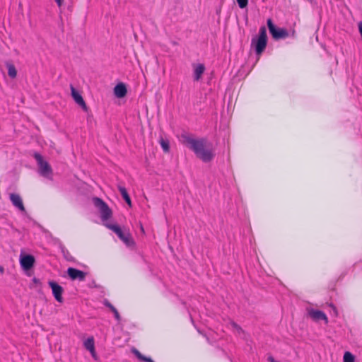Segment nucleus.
<instances>
[{
    "label": "nucleus",
    "instance_id": "f257e3e1",
    "mask_svg": "<svg viewBox=\"0 0 362 362\" xmlns=\"http://www.w3.org/2000/svg\"><path fill=\"white\" fill-rule=\"evenodd\" d=\"M180 141L192 150L196 156L204 163L211 161L214 158L213 148H209L206 139H195L187 134H182Z\"/></svg>",
    "mask_w": 362,
    "mask_h": 362
},
{
    "label": "nucleus",
    "instance_id": "f03ea898",
    "mask_svg": "<svg viewBox=\"0 0 362 362\" xmlns=\"http://www.w3.org/2000/svg\"><path fill=\"white\" fill-rule=\"evenodd\" d=\"M267 43V30L264 26H262L259 28V35L252 39L251 46L255 48L256 54L259 55L264 50Z\"/></svg>",
    "mask_w": 362,
    "mask_h": 362
},
{
    "label": "nucleus",
    "instance_id": "7ed1b4c3",
    "mask_svg": "<svg viewBox=\"0 0 362 362\" xmlns=\"http://www.w3.org/2000/svg\"><path fill=\"white\" fill-rule=\"evenodd\" d=\"M105 226L115 232L119 238L127 246L134 245V242L131 234L128 231H123L121 228L116 224L105 223Z\"/></svg>",
    "mask_w": 362,
    "mask_h": 362
},
{
    "label": "nucleus",
    "instance_id": "20e7f679",
    "mask_svg": "<svg viewBox=\"0 0 362 362\" xmlns=\"http://www.w3.org/2000/svg\"><path fill=\"white\" fill-rule=\"evenodd\" d=\"M95 206L99 209L102 221L107 223V220L111 218L112 212L105 202L101 199L95 197L93 199Z\"/></svg>",
    "mask_w": 362,
    "mask_h": 362
},
{
    "label": "nucleus",
    "instance_id": "39448f33",
    "mask_svg": "<svg viewBox=\"0 0 362 362\" xmlns=\"http://www.w3.org/2000/svg\"><path fill=\"white\" fill-rule=\"evenodd\" d=\"M34 158L37 163L40 175L43 177L50 178L52 175V170L49 163L44 160L42 156L38 153H35Z\"/></svg>",
    "mask_w": 362,
    "mask_h": 362
},
{
    "label": "nucleus",
    "instance_id": "423d86ee",
    "mask_svg": "<svg viewBox=\"0 0 362 362\" xmlns=\"http://www.w3.org/2000/svg\"><path fill=\"white\" fill-rule=\"evenodd\" d=\"M267 26L270 33L274 39L285 38L288 36V32L283 28H276L271 19L267 20Z\"/></svg>",
    "mask_w": 362,
    "mask_h": 362
},
{
    "label": "nucleus",
    "instance_id": "0eeeda50",
    "mask_svg": "<svg viewBox=\"0 0 362 362\" xmlns=\"http://www.w3.org/2000/svg\"><path fill=\"white\" fill-rule=\"evenodd\" d=\"M71 96L75 101V103L78 105L83 111L88 112V107L86 105V103H85L82 95L81 93L76 90L73 86H71Z\"/></svg>",
    "mask_w": 362,
    "mask_h": 362
},
{
    "label": "nucleus",
    "instance_id": "6e6552de",
    "mask_svg": "<svg viewBox=\"0 0 362 362\" xmlns=\"http://www.w3.org/2000/svg\"><path fill=\"white\" fill-rule=\"evenodd\" d=\"M49 286L52 288V294L55 300L59 303L63 302L62 293L63 288L53 281H49Z\"/></svg>",
    "mask_w": 362,
    "mask_h": 362
},
{
    "label": "nucleus",
    "instance_id": "1a4fd4ad",
    "mask_svg": "<svg viewBox=\"0 0 362 362\" xmlns=\"http://www.w3.org/2000/svg\"><path fill=\"white\" fill-rule=\"evenodd\" d=\"M34 263L35 258L30 255H26L20 258L21 266L24 270L30 269L33 267Z\"/></svg>",
    "mask_w": 362,
    "mask_h": 362
},
{
    "label": "nucleus",
    "instance_id": "9d476101",
    "mask_svg": "<svg viewBox=\"0 0 362 362\" xmlns=\"http://www.w3.org/2000/svg\"><path fill=\"white\" fill-rule=\"evenodd\" d=\"M308 314L314 321L323 320L326 325L329 322L327 315L322 311L311 309Z\"/></svg>",
    "mask_w": 362,
    "mask_h": 362
},
{
    "label": "nucleus",
    "instance_id": "9b49d317",
    "mask_svg": "<svg viewBox=\"0 0 362 362\" xmlns=\"http://www.w3.org/2000/svg\"><path fill=\"white\" fill-rule=\"evenodd\" d=\"M67 274L72 280L78 279L79 281H83L86 277L85 272L72 267H69L67 269Z\"/></svg>",
    "mask_w": 362,
    "mask_h": 362
},
{
    "label": "nucleus",
    "instance_id": "f8f14e48",
    "mask_svg": "<svg viewBox=\"0 0 362 362\" xmlns=\"http://www.w3.org/2000/svg\"><path fill=\"white\" fill-rule=\"evenodd\" d=\"M10 199L13 206L18 208L20 211H25L23 200L19 194L14 193L11 194Z\"/></svg>",
    "mask_w": 362,
    "mask_h": 362
},
{
    "label": "nucleus",
    "instance_id": "ddd939ff",
    "mask_svg": "<svg viewBox=\"0 0 362 362\" xmlns=\"http://www.w3.org/2000/svg\"><path fill=\"white\" fill-rule=\"evenodd\" d=\"M83 346L90 352L93 357H95V343L93 337H88L86 341H84Z\"/></svg>",
    "mask_w": 362,
    "mask_h": 362
},
{
    "label": "nucleus",
    "instance_id": "4468645a",
    "mask_svg": "<svg viewBox=\"0 0 362 362\" xmlns=\"http://www.w3.org/2000/svg\"><path fill=\"white\" fill-rule=\"evenodd\" d=\"M114 93L116 97L121 98L126 95L127 88L122 83L117 84L114 88Z\"/></svg>",
    "mask_w": 362,
    "mask_h": 362
},
{
    "label": "nucleus",
    "instance_id": "2eb2a0df",
    "mask_svg": "<svg viewBox=\"0 0 362 362\" xmlns=\"http://www.w3.org/2000/svg\"><path fill=\"white\" fill-rule=\"evenodd\" d=\"M205 70V66L202 64H198L194 66V78L195 81H199Z\"/></svg>",
    "mask_w": 362,
    "mask_h": 362
},
{
    "label": "nucleus",
    "instance_id": "dca6fc26",
    "mask_svg": "<svg viewBox=\"0 0 362 362\" xmlns=\"http://www.w3.org/2000/svg\"><path fill=\"white\" fill-rule=\"evenodd\" d=\"M118 189L120 192L121 195L122 196L123 199L125 200L127 204L129 205V206L131 207L132 206L131 199H130L125 187H124L122 186H118Z\"/></svg>",
    "mask_w": 362,
    "mask_h": 362
},
{
    "label": "nucleus",
    "instance_id": "f3484780",
    "mask_svg": "<svg viewBox=\"0 0 362 362\" xmlns=\"http://www.w3.org/2000/svg\"><path fill=\"white\" fill-rule=\"evenodd\" d=\"M8 74L11 78H14L17 76V71L15 66L11 63L6 64Z\"/></svg>",
    "mask_w": 362,
    "mask_h": 362
},
{
    "label": "nucleus",
    "instance_id": "a211bd4d",
    "mask_svg": "<svg viewBox=\"0 0 362 362\" xmlns=\"http://www.w3.org/2000/svg\"><path fill=\"white\" fill-rule=\"evenodd\" d=\"M343 362H356V357L350 351H345L343 356Z\"/></svg>",
    "mask_w": 362,
    "mask_h": 362
},
{
    "label": "nucleus",
    "instance_id": "6ab92c4d",
    "mask_svg": "<svg viewBox=\"0 0 362 362\" xmlns=\"http://www.w3.org/2000/svg\"><path fill=\"white\" fill-rule=\"evenodd\" d=\"M133 353L135 354V356L138 358V359H139L140 361H146V362H153V361L151 358H148V357H146V356H144V355H142L138 350L136 349H134L133 350Z\"/></svg>",
    "mask_w": 362,
    "mask_h": 362
},
{
    "label": "nucleus",
    "instance_id": "aec40b11",
    "mask_svg": "<svg viewBox=\"0 0 362 362\" xmlns=\"http://www.w3.org/2000/svg\"><path fill=\"white\" fill-rule=\"evenodd\" d=\"M159 143H160L161 148H163L164 152H165V153L169 152L170 143L168 139H160Z\"/></svg>",
    "mask_w": 362,
    "mask_h": 362
},
{
    "label": "nucleus",
    "instance_id": "412c9836",
    "mask_svg": "<svg viewBox=\"0 0 362 362\" xmlns=\"http://www.w3.org/2000/svg\"><path fill=\"white\" fill-rule=\"evenodd\" d=\"M240 8H244L247 6L248 0H236Z\"/></svg>",
    "mask_w": 362,
    "mask_h": 362
},
{
    "label": "nucleus",
    "instance_id": "4be33fe9",
    "mask_svg": "<svg viewBox=\"0 0 362 362\" xmlns=\"http://www.w3.org/2000/svg\"><path fill=\"white\" fill-rule=\"evenodd\" d=\"M230 325L231 327L235 329L238 333H240L241 332H243L241 327L240 326H238L236 323L235 322H231L230 323Z\"/></svg>",
    "mask_w": 362,
    "mask_h": 362
},
{
    "label": "nucleus",
    "instance_id": "5701e85b",
    "mask_svg": "<svg viewBox=\"0 0 362 362\" xmlns=\"http://www.w3.org/2000/svg\"><path fill=\"white\" fill-rule=\"evenodd\" d=\"M104 305L109 308L112 311L115 309V308L107 300H104Z\"/></svg>",
    "mask_w": 362,
    "mask_h": 362
},
{
    "label": "nucleus",
    "instance_id": "b1692460",
    "mask_svg": "<svg viewBox=\"0 0 362 362\" xmlns=\"http://www.w3.org/2000/svg\"><path fill=\"white\" fill-rule=\"evenodd\" d=\"M112 313H114V315H115V317L116 318V320L117 321H119L120 320V316H119V314L117 310L115 308L114 310H112Z\"/></svg>",
    "mask_w": 362,
    "mask_h": 362
},
{
    "label": "nucleus",
    "instance_id": "393cba45",
    "mask_svg": "<svg viewBox=\"0 0 362 362\" xmlns=\"http://www.w3.org/2000/svg\"><path fill=\"white\" fill-rule=\"evenodd\" d=\"M59 7H61L63 4L64 0H54Z\"/></svg>",
    "mask_w": 362,
    "mask_h": 362
},
{
    "label": "nucleus",
    "instance_id": "a878e982",
    "mask_svg": "<svg viewBox=\"0 0 362 362\" xmlns=\"http://www.w3.org/2000/svg\"><path fill=\"white\" fill-rule=\"evenodd\" d=\"M330 306L332 308L333 312L334 315L337 316L338 315L337 308L332 304H331Z\"/></svg>",
    "mask_w": 362,
    "mask_h": 362
},
{
    "label": "nucleus",
    "instance_id": "bb28decb",
    "mask_svg": "<svg viewBox=\"0 0 362 362\" xmlns=\"http://www.w3.org/2000/svg\"><path fill=\"white\" fill-rule=\"evenodd\" d=\"M268 361H269V362H279V361H275V360H274V358L272 356H269V357H268Z\"/></svg>",
    "mask_w": 362,
    "mask_h": 362
},
{
    "label": "nucleus",
    "instance_id": "cd10ccee",
    "mask_svg": "<svg viewBox=\"0 0 362 362\" xmlns=\"http://www.w3.org/2000/svg\"><path fill=\"white\" fill-rule=\"evenodd\" d=\"M4 272V267L0 265V274H3Z\"/></svg>",
    "mask_w": 362,
    "mask_h": 362
},
{
    "label": "nucleus",
    "instance_id": "c85d7f7f",
    "mask_svg": "<svg viewBox=\"0 0 362 362\" xmlns=\"http://www.w3.org/2000/svg\"><path fill=\"white\" fill-rule=\"evenodd\" d=\"M33 281H34L35 283H38V282H39V280H38L37 279H36V278H34V279H33Z\"/></svg>",
    "mask_w": 362,
    "mask_h": 362
},
{
    "label": "nucleus",
    "instance_id": "c756f323",
    "mask_svg": "<svg viewBox=\"0 0 362 362\" xmlns=\"http://www.w3.org/2000/svg\"><path fill=\"white\" fill-rule=\"evenodd\" d=\"M141 229L142 232H144V228L142 226H141Z\"/></svg>",
    "mask_w": 362,
    "mask_h": 362
},
{
    "label": "nucleus",
    "instance_id": "7c9ffc66",
    "mask_svg": "<svg viewBox=\"0 0 362 362\" xmlns=\"http://www.w3.org/2000/svg\"><path fill=\"white\" fill-rule=\"evenodd\" d=\"M308 1H309L310 2H313V0H308Z\"/></svg>",
    "mask_w": 362,
    "mask_h": 362
}]
</instances>
